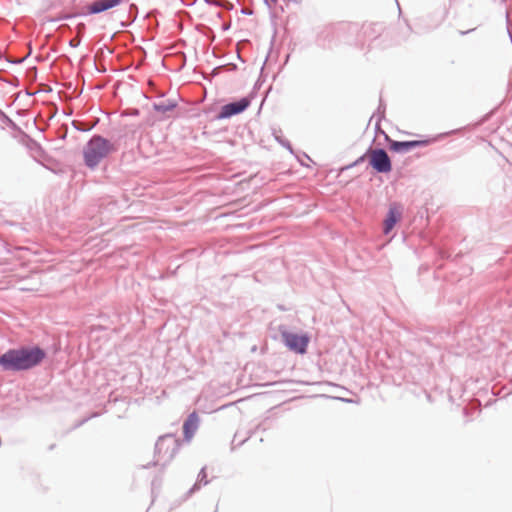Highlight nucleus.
I'll return each instance as SVG.
<instances>
[{
	"mask_svg": "<svg viewBox=\"0 0 512 512\" xmlns=\"http://www.w3.org/2000/svg\"><path fill=\"white\" fill-rule=\"evenodd\" d=\"M47 352L39 345L10 348L0 355V367L5 372L29 371L39 366Z\"/></svg>",
	"mask_w": 512,
	"mask_h": 512,
	"instance_id": "f257e3e1",
	"label": "nucleus"
},
{
	"mask_svg": "<svg viewBox=\"0 0 512 512\" xmlns=\"http://www.w3.org/2000/svg\"><path fill=\"white\" fill-rule=\"evenodd\" d=\"M117 151V146L100 134H94L83 147V161L87 168L95 169L100 162Z\"/></svg>",
	"mask_w": 512,
	"mask_h": 512,
	"instance_id": "f03ea898",
	"label": "nucleus"
},
{
	"mask_svg": "<svg viewBox=\"0 0 512 512\" xmlns=\"http://www.w3.org/2000/svg\"><path fill=\"white\" fill-rule=\"evenodd\" d=\"M181 442L174 434H165L158 438L155 444V457L157 460L152 465H167L177 454ZM151 464L145 466L150 467Z\"/></svg>",
	"mask_w": 512,
	"mask_h": 512,
	"instance_id": "7ed1b4c3",
	"label": "nucleus"
},
{
	"mask_svg": "<svg viewBox=\"0 0 512 512\" xmlns=\"http://www.w3.org/2000/svg\"><path fill=\"white\" fill-rule=\"evenodd\" d=\"M283 344L292 352L303 355L307 352L310 337L307 333H294L284 326L279 328Z\"/></svg>",
	"mask_w": 512,
	"mask_h": 512,
	"instance_id": "20e7f679",
	"label": "nucleus"
},
{
	"mask_svg": "<svg viewBox=\"0 0 512 512\" xmlns=\"http://www.w3.org/2000/svg\"><path fill=\"white\" fill-rule=\"evenodd\" d=\"M369 166L377 173L387 174L392 171V161L384 148H368Z\"/></svg>",
	"mask_w": 512,
	"mask_h": 512,
	"instance_id": "39448f33",
	"label": "nucleus"
},
{
	"mask_svg": "<svg viewBox=\"0 0 512 512\" xmlns=\"http://www.w3.org/2000/svg\"><path fill=\"white\" fill-rule=\"evenodd\" d=\"M386 140L388 141V147L392 152L395 153H407L412 149L418 147H426L429 144L433 143L436 138H428L423 140H406V141H397L391 139L388 135H385Z\"/></svg>",
	"mask_w": 512,
	"mask_h": 512,
	"instance_id": "423d86ee",
	"label": "nucleus"
},
{
	"mask_svg": "<svg viewBox=\"0 0 512 512\" xmlns=\"http://www.w3.org/2000/svg\"><path fill=\"white\" fill-rule=\"evenodd\" d=\"M250 104L251 100L248 97H242L238 100L224 104L216 115V119H229L233 116L239 115L247 110Z\"/></svg>",
	"mask_w": 512,
	"mask_h": 512,
	"instance_id": "0eeeda50",
	"label": "nucleus"
},
{
	"mask_svg": "<svg viewBox=\"0 0 512 512\" xmlns=\"http://www.w3.org/2000/svg\"><path fill=\"white\" fill-rule=\"evenodd\" d=\"M403 213V206L398 202H393L389 205L388 212L383 221V233L388 235L401 220Z\"/></svg>",
	"mask_w": 512,
	"mask_h": 512,
	"instance_id": "6e6552de",
	"label": "nucleus"
},
{
	"mask_svg": "<svg viewBox=\"0 0 512 512\" xmlns=\"http://www.w3.org/2000/svg\"><path fill=\"white\" fill-rule=\"evenodd\" d=\"M123 0H95L88 6H86V11L82 12L80 15H96L113 9L119 6Z\"/></svg>",
	"mask_w": 512,
	"mask_h": 512,
	"instance_id": "1a4fd4ad",
	"label": "nucleus"
},
{
	"mask_svg": "<svg viewBox=\"0 0 512 512\" xmlns=\"http://www.w3.org/2000/svg\"><path fill=\"white\" fill-rule=\"evenodd\" d=\"M199 426V417L198 414L194 411L188 415L183 424V434L185 440L189 441Z\"/></svg>",
	"mask_w": 512,
	"mask_h": 512,
	"instance_id": "9d476101",
	"label": "nucleus"
},
{
	"mask_svg": "<svg viewBox=\"0 0 512 512\" xmlns=\"http://www.w3.org/2000/svg\"><path fill=\"white\" fill-rule=\"evenodd\" d=\"M178 103L174 99L159 100L152 104L154 111L157 113L165 114L173 111L177 107Z\"/></svg>",
	"mask_w": 512,
	"mask_h": 512,
	"instance_id": "9b49d317",
	"label": "nucleus"
},
{
	"mask_svg": "<svg viewBox=\"0 0 512 512\" xmlns=\"http://www.w3.org/2000/svg\"><path fill=\"white\" fill-rule=\"evenodd\" d=\"M208 483H209V480L207 479L206 467H202L200 472L198 473L196 482L187 491L186 498L190 497L195 492H197L201 488V485H207Z\"/></svg>",
	"mask_w": 512,
	"mask_h": 512,
	"instance_id": "f8f14e48",
	"label": "nucleus"
},
{
	"mask_svg": "<svg viewBox=\"0 0 512 512\" xmlns=\"http://www.w3.org/2000/svg\"><path fill=\"white\" fill-rule=\"evenodd\" d=\"M237 3L242 7L241 14L251 16L254 14V10L251 7L253 0H237Z\"/></svg>",
	"mask_w": 512,
	"mask_h": 512,
	"instance_id": "ddd939ff",
	"label": "nucleus"
},
{
	"mask_svg": "<svg viewBox=\"0 0 512 512\" xmlns=\"http://www.w3.org/2000/svg\"><path fill=\"white\" fill-rule=\"evenodd\" d=\"M275 140L284 148H286L290 153H293V147L289 140L283 138L281 135H278L276 131L273 132Z\"/></svg>",
	"mask_w": 512,
	"mask_h": 512,
	"instance_id": "4468645a",
	"label": "nucleus"
},
{
	"mask_svg": "<svg viewBox=\"0 0 512 512\" xmlns=\"http://www.w3.org/2000/svg\"><path fill=\"white\" fill-rule=\"evenodd\" d=\"M366 158L369 159L368 150L363 155H361L359 158H357L353 163H351L347 166H344L341 170L344 171V170H348L352 167L358 166L359 164L363 163L366 160Z\"/></svg>",
	"mask_w": 512,
	"mask_h": 512,
	"instance_id": "2eb2a0df",
	"label": "nucleus"
},
{
	"mask_svg": "<svg viewBox=\"0 0 512 512\" xmlns=\"http://www.w3.org/2000/svg\"><path fill=\"white\" fill-rule=\"evenodd\" d=\"M0 121L9 127H12V128L16 127V123L1 109H0Z\"/></svg>",
	"mask_w": 512,
	"mask_h": 512,
	"instance_id": "dca6fc26",
	"label": "nucleus"
},
{
	"mask_svg": "<svg viewBox=\"0 0 512 512\" xmlns=\"http://www.w3.org/2000/svg\"><path fill=\"white\" fill-rule=\"evenodd\" d=\"M2 81L14 87H18L20 85V81L16 76H11L10 78L2 79Z\"/></svg>",
	"mask_w": 512,
	"mask_h": 512,
	"instance_id": "f3484780",
	"label": "nucleus"
},
{
	"mask_svg": "<svg viewBox=\"0 0 512 512\" xmlns=\"http://www.w3.org/2000/svg\"><path fill=\"white\" fill-rule=\"evenodd\" d=\"M385 109H386V106L383 103L382 99H380L379 106H378V109H377V113L379 115V121L382 118H384V116H385Z\"/></svg>",
	"mask_w": 512,
	"mask_h": 512,
	"instance_id": "a211bd4d",
	"label": "nucleus"
},
{
	"mask_svg": "<svg viewBox=\"0 0 512 512\" xmlns=\"http://www.w3.org/2000/svg\"><path fill=\"white\" fill-rule=\"evenodd\" d=\"M85 29H86V26L84 23H78L77 26H76V31H77V34L78 36L77 37H82L85 33Z\"/></svg>",
	"mask_w": 512,
	"mask_h": 512,
	"instance_id": "6ab92c4d",
	"label": "nucleus"
},
{
	"mask_svg": "<svg viewBox=\"0 0 512 512\" xmlns=\"http://www.w3.org/2000/svg\"><path fill=\"white\" fill-rule=\"evenodd\" d=\"M219 7L230 11L234 8V4L229 2L228 0H221V5Z\"/></svg>",
	"mask_w": 512,
	"mask_h": 512,
	"instance_id": "aec40b11",
	"label": "nucleus"
},
{
	"mask_svg": "<svg viewBox=\"0 0 512 512\" xmlns=\"http://www.w3.org/2000/svg\"><path fill=\"white\" fill-rule=\"evenodd\" d=\"M28 56H29V54H28V55H26V56H25V57H23V58H7V61H8L9 63H11V64H21V63H23V62L25 61V59H26Z\"/></svg>",
	"mask_w": 512,
	"mask_h": 512,
	"instance_id": "412c9836",
	"label": "nucleus"
},
{
	"mask_svg": "<svg viewBox=\"0 0 512 512\" xmlns=\"http://www.w3.org/2000/svg\"><path fill=\"white\" fill-rule=\"evenodd\" d=\"M81 43L80 37H74L69 41V46L72 48H77Z\"/></svg>",
	"mask_w": 512,
	"mask_h": 512,
	"instance_id": "4be33fe9",
	"label": "nucleus"
},
{
	"mask_svg": "<svg viewBox=\"0 0 512 512\" xmlns=\"http://www.w3.org/2000/svg\"><path fill=\"white\" fill-rule=\"evenodd\" d=\"M80 13H76V14H63L61 16H59L57 18L58 21H61V20H69V19H72V18H75L77 16H80L79 15Z\"/></svg>",
	"mask_w": 512,
	"mask_h": 512,
	"instance_id": "5701e85b",
	"label": "nucleus"
},
{
	"mask_svg": "<svg viewBox=\"0 0 512 512\" xmlns=\"http://www.w3.org/2000/svg\"><path fill=\"white\" fill-rule=\"evenodd\" d=\"M162 480L158 477H155L152 480L151 486H152V493H154L155 489L161 486Z\"/></svg>",
	"mask_w": 512,
	"mask_h": 512,
	"instance_id": "b1692460",
	"label": "nucleus"
},
{
	"mask_svg": "<svg viewBox=\"0 0 512 512\" xmlns=\"http://www.w3.org/2000/svg\"><path fill=\"white\" fill-rule=\"evenodd\" d=\"M98 414L97 413H93L90 417H86L82 420H80L78 423H76L74 425V428H78L80 426H82L84 423H86L90 418H93V417H96Z\"/></svg>",
	"mask_w": 512,
	"mask_h": 512,
	"instance_id": "393cba45",
	"label": "nucleus"
},
{
	"mask_svg": "<svg viewBox=\"0 0 512 512\" xmlns=\"http://www.w3.org/2000/svg\"><path fill=\"white\" fill-rule=\"evenodd\" d=\"M137 13H138V7L136 4H131L130 7H129V14L130 15H134V19L136 18L137 16Z\"/></svg>",
	"mask_w": 512,
	"mask_h": 512,
	"instance_id": "a878e982",
	"label": "nucleus"
},
{
	"mask_svg": "<svg viewBox=\"0 0 512 512\" xmlns=\"http://www.w3.org/2000/svg\"><path fill=\"white\" fill-rule=\"evenodd\" d=\"M207 4L219 7L221 5V0H204Z\"/></svg>",
	"mask_w": 512,
	"mask_h": 512,
	"instance_id": "bb28decb",
	"label": "nucleus"
},
{
	"mask_svg": "<svg viewBox=\"0 0 512 512\" xmlns=\"http://www.w3.org/2000/svg\"><path fill=\"white\" fill-rule=\"evenodd\" d=\"M263 2L268 8H271L272 5L277 4V0H263Z\"/></svg>",
	"mask_w": 512,
	"mask_h": 512,
	"instance_id": "cd10ccee",
	"label": "nucleus"
},
{
	"mask_svg": "<svg viewBox=\"0 0 512 512\" xmlns=\"http://www.w3.org/2000/svg\"><path fill=\"white\" fill-rule=\"evenodd\" d=\"M256 430L266 431L267 427L265 426V422L258 424Z\"/></svg>",
	"mask_w": 512,
	"mask_h": 512,
	"instance_id": "c85d7f7f",
	"label": "nucleus"
},
{
	"mask_svg": "<svg viewBox=\"0 0 512 512\" xmlns=\"http://www.w3.org/2000/svg\"><path fill=\"white\" fill-rule=\"evenodd\" d=\"M252 433H253V432H250V434H249V436H248V437H246L245 439L241 440V441L238 443V446H240V445L244 444V443L248 440V438H250V437H251Z\"/></svg>",
	"mask_w": 512,
	"mask_h": 512,
	"instance_id": "c756f323",
	"label": "nucleus"
},
{
	"mask_svg": "<svg viewBox=\"0 0 512 512\" xmlns=\"http://www.w3.org/2000/svg\"><path fill=\"white\" fill-rule=\"evenodd\" d=\"M29 72H30V73H33V76L35 77V76H36V74H37L36 67H32L31 69H29Z\"/></svg>",
	"mask_w": 512,
	"mask_h": 512,
	"instance_id": "7c9ffc66",
	"label": "nucleus"
},
{
	"mask_svg": "<svg viewBox=\"0 0 512 512\" xmlns=\"http://www.w3.org/2000/svg\"><path fill=\"white\" fill-rule=\"evenodd\" d=\"M473 30H474V29H469V30H467V31H460V34H461V35H466V34H468V33L472 32Z\"/></svg>",
	"mask_w": 512,
	"mask_h": 512,
	"instance_id": "2f4dec72",
	"label": "nucleus"
},
{
	"mask_svg": "<svg viewBox=\"0 0 512 512\" xmlns=\"http://www.w3.org/2000/svg\"><path fill=\"white\" fill-rule=\"evenodd\" d=\"M220 69H221V67H215V68L213 69V73H214V75H216L217 71H218V70H220Z\"/></svg>",
	"mask_w": 512,
	"mask_h": 512,
	"instance_id": "473e14b6",
	"label": "nucleus"
},
{
	"mask_svg": "<svg viewBox=\"0 0 512 512\" xmlns=\"http://www.w3.org/2000/svg\"><path fill=\"white\" fill-rule=\"evenodd\" d=\"M73 125H74V127H75L77 130H80V131H86V129H82V128H80V127H77V126L75 125V123H73Z\"/></svg>",
	"mask_w": 512,
	"mask_h": 512,
	"instance_id": "72a5a7b5",
	"label": "nucleus"
},
{
	"mask_svg": "<svg viewBox=\"0 0 512 512\" xmlns=\"http://www.w3.org/2000/svg\"><path fill=\"white\" fill-rule=\"evenodd\" d=\"M458 131H459V130H452L451 132H448V133H446L445 135L454 134V133H456V132H458Z\"/></svg>",
	"mask_w": 512,
	"mask_h": 512,
	"instance_id": "f704fd0d",
	"label": "nucleus"
},
{
	"mask_svg": "<svg viewBox=\"0 0 512 512\" xmlns=\"http://www.w3.org/2000/svg\"><path fill=\"white\" fill-rule=\"evenodd\" d=\"M341 400L344 401V402H352L351 399H346V398H341Z\"/></svg>",
	"mask_w": 512,
	"mask_h": 512,
	"instance_id": "c9c22d12",
	"label": "nucleus"
},
{
	"mask_svg": "<svg viewBox=\"0 0 512 512\" xmlns=\"http://www.w3.org/2000/svg\"><path fill=\"white\" fill-rule=\"evenodd\" d=\"M236 436H237V435H235V436H234V438H236ZM234 443H235V439H233V440H232V444H234Z\"/></svg>",
	"mask_w": 512,
	"mask_h": 512,
	"instance_id": "e433bc0d",
	"label": "nucleus"
},
{
	"mask_svg": "<svg viewBox=\"0 0 512 512\" xmlns=\"http://www.w3.org/2000/svg\"><path fill=\"white\" fill-rule=\"evenodd\" d=\"M2 79H3V78H2V75H0V80L2 81Z\"/></svg>",
	"mask_w": 512,
	"mask_h": 512,
	"instance_id": "4c0bfd02",
	"label": "nucleus"
}]
</instances>
